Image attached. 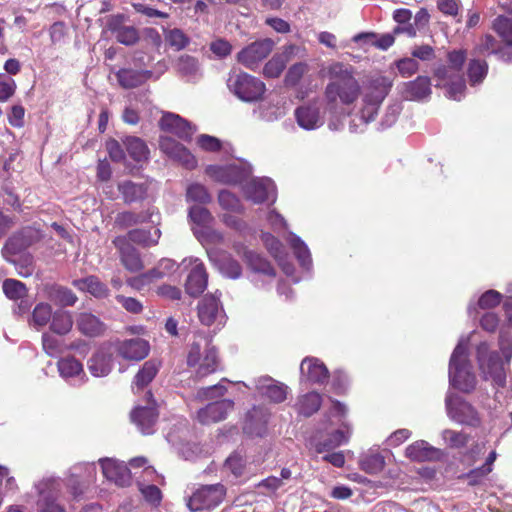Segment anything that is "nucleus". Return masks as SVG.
Instances as JSON below:
<instances>
[{
    "label": "nucleus",
    "mask_w": 512,
    "mask_h": 512,
    "mask_svg": "<svg viewBox=\"0 0 512 512\" xmlns=\"http://www.w3.org/2000/svg\"><path fill=\"white\" fill-rule=\"evenodd\" d=\"M329 82L325 87L327 109L337 113L342 106H349L361 95V108L356 114L362 124L373 121L388 95L392 80L384 75L369 77L361 89L350 66L336 62L328 67Z\"/></svg>",
    "instance_id": "1"
},
{
    "label": "nucleus",
    "mask_w": 512,
    "mask_h": 512,
    "mask_svg": "<svg viewBox=\"0 0 512 512\" xmlns=\"http://www.w3.org/2000/svg\"><path fill=\"white\" fill-rule=\"evenodd\" d=\"M464 50H454L448 54V66H439L434 71L437 86L446 88L448 98L459 101L465 96L466 85L461 74L465 62Z\"/></svg>",
    "instance_id": "2"
},
{
    "label": "nucleus",
    "mask_w": 512,
    "mask_h": 512,
    "mask_svg": "<svg viewBox=\"0 0 512 512\" xmlns=\"http://www.w3.org/2000/svg\"><path fill=\"white\" fill-rule=\"evenodd\" d=\"M187 364L195 367L197 378L214 373L218 367L217 353L211 341L202 333H195L187 353Z\"/></svg>",
    "instance_id": "3"
},
{
    "label": "nucleus",
    "mask_w": 512,
    "mask_h": 512,
    "mask_svg": "<svg viewBox=\"0 0 512 512\" xmlns=\"http://www.w3.org/2000/svg\"><path fill=\"white\" fill-rule=\"evenodd\" d=\"M468 338H461L449 363V380L456 389L469 393L476 385V377L467 358Z\"/></svg>",
    "instance_id": "4"
},
{
    "label": "nucleus",
    "mask_w": 512,
    "mask_h": 512,
    "mask_svg": "<svg viewBox=\"0 0 512 512\" xmlns=\"http://www.w3.org/2000/svg\"><path fill=\"white\" fill-rule=\"evenodd\" d=\"M205 175L212 181L223 185H242L253 173L252 165L247 161L229 164H210L204 169Z\"/></svg>",
    "instance_id": "5"
},
{
    "label": "nucleus",
    "mask_w": 512,
    "mask_h": 512,
    "mask_svg": "<svg viewBox=\"0 0 512 512\" xmlns=\"http://www.w3.org/2000/svg\"><path fill=\"white\" fill-rule=\"evenodd\" d=\"M227 87L233 95L244 102L258 101L266 90L265 84L258 78L235 70L228 75Z\"/></svg>",
    "instance_id": "6"
},
{
    "label": "nucleus",
    "mask_w": 512,
    "mask_h": 512,
    "mask_svg": "<svg viewBox=\"0 0 512 512\" xmlns=\"http://www.w3.org/2000/svg\"><path fill=\"white\" fill-rule=\"evenodd\" d=\"M63 482L60 478H44L35 484L38 491L37 508L38 512H65L59 502Z\"/></svg>",
    "instance_id": "7"
},
{
    "label": "nucleus",
    "mask_w": 512,
    "mask_h": 512,
    "mask_svg": "<svg viewBox=\"0 0 512 512\" xmlns=\"http://www.w3.org/2000/svg\"><path fill=\"white\" fill-rule=\"evenodd\" d=\"M241 192L244 198L254 204L275 202L277 188L274 181L269 177L247 178L241 185Z\"/></svg>",
    "instance_id": "8"
},
{
    "label": "nucleus",
    "mask_w": 512,
    "mask_h": 512,
    "mask_svg": "<svg viewBox=\"0 0 512 512\" xmlns=\"http://www.w3.org/2000/svg\"><path fill=\"white\" fill-rule=\"evenodd\" d=\"M159 149L167 158L187 170H194L198 167V159L190 149L170 136L159 137Z\"/></svg>",
    "instance_id": "9"
},
{
    "label": "nucleus",
    "mask_w": 512,
    "mask_h": 512,
    "mask_svg": "<svg viewBox=\"0 0 512 512\" xmlns=\"http://www.w3.org/2000/svg\"><path fill=\"white\" fill-rule=\"evenodd\" d=\"M225 494L222 484L205 485L189 497L187 506L192 512L211 510L223 501Z\"/></svg>",
    "instance_id": "10"
},
{
    "label": "nucleus",
    "mask_w": 512,
    "mask_h": 512,
    "mask_svg": "<svg viewBox=\"0 0 512 512\" xmlns=\"http://www.w3.org/2000/svg\"><path fill=\"white\" fill-rule=\"evenodd\" d=\"M445 403L447 415L452 421L472 427L480 425V415L469 402L461 397L448 395Z\"/></svg>",
    "instance_id": "11"
},
{
    "label": "nucleus",
    "mask_w": 512,
    "mask_h": 512,
    "mask_svg": "<svg viewBox=\"0 0 512 512\" xmlns=\"http://www.w3.org/2000/svg\"><path fill=\"white\" fill-rule=\"evenodd\" d=\"M221 293L207 294L198 304V317L202 324L220 329L226 323V314L220 302Z\"/></svg>",
    "instance_id": "12"
},
{
    "label": "nucleus",
    "mask_w": 512,
    "mask_h": 512,
    "mask_svg": "<svg viewBox=\"0 0 512 512\" xmlns=\"http://www.w3.org/2000/svg\"><path fill=\"white\" fill-rule=\"evenodd\" d=\"M275 42L270 38L256 40L237 54V61L248 69H255L272 52Z\"/></svg>",
    "instance_id": "13"
},
{
    "label": "nucleus",
    "mask_w": 512,
    "mask_h": 512,
    "mask_svg": "<svg viewBox=\"0 0 512 512\" xmlns=\"http://www.w3.org/2000/svg\"><path fill=\"white\" fill-rule=\"evenodd\" d=\"M294 117L298 126L306 131L316 130L325 122L320 100L305 102L298 106L294 111Z\"/></svg>",
    "instance_id": "14"
},
{
    "label": "nucleus",
    "mask_w": 512,
    "mask_h": 512,
    "mask_svg": "<svg viewBox=\"0 0 512 512\" xmlns=\"http://www.w3.org/2000/svg\"><path fill=\"white\" fill-rule=\"evenodd\" d=\"M486 350V344H481L478 348L480 369L486 379H491L495 385L503 387L506 383L504 364L495 353L485 355Z\"/></svg>",
    "instance_id": "15"
},
{
    "label": "nucleus",
    "mask_w": 512,
    "mask_h": 512,
    "mask_svg": "<svg viewBox=\"0 0 512 512\" xmlns=\"http://www.w3.org/2000/svg\"><path fill=\"white\" fill-rule=\"evenodd\" d=\"M159 125L162 131L174 134L183 141H190L197 130L195 125L170 112L163 114Z\"/></svg>",
    "instance_id": "16"
},
{
    "label": "nucleus",
    "mask_w": 512,
    "mask_h": 512,
    "mask_svg": "<svg viewBox=\"0 0 512 512\" xmlns=\"http://www.w3.org/2000/svg\"><path fill=\"white\" fill-rule=\"evenodd\" d=\"M96 475V467L93 463L77 464L70 469L67 479V488L74 498L84 493V483L90 482Z\"/></svg>",
    "instance_id": "17"
},
{
    "label": "nucleus",
    "mask_w": 512,
    "mask_h": 512,
    "mask_svg": "<svg viewBox=\"0 0 512 512\" xmlns=\"http://www.w3.org/2000/svg\"><path fill=\"white\" fill-rule=\"evenodd\" d=\"M188 263L191 270L185 283L186 292L193 296H199L207 286V273L203 263L198 258L190 257L183 260V264Z\"/></svg>",
    "instance_id": "18"
},
{
    "label": "nucleus",
    "mask_w": 512,
    "mask_h": 512,
    "mask_svg": "<svg viewBox=\"0 0 512 512\" xmlns=\"http://www.w3.org/2000/svg\"><path fill=\"white\" fill-rule=\"evenodd\" d=\"M114 244L119 251L120 261L127 271L136 273L144 269L145 265L140 253L126 237H117Z\"/></svg>",
    "instance_id": "19"
},
{
    "label": "nucleus",
    "mask_w": 512,
    "mask_h": 512,
    "mask_svg": "<svg viewBox=\"0 0 512 512\" xmlns=\"http://www.w3.org/2000/svg\"><path fill=\"white\" fill-rule=\"evenodd\" d=\"M234 403L224 399L208 404L197 412V420L204 425L224 420L233 409Z\"/></svg>",
    "instance_id": "20"
},
{
    "label": "nucleus",
    "mask_w": 512,
    "mask_h": 512,
    "mask_svg": "<svg viewBox=\"0 0 512 512\" xmlns=\"http://www.w3.org/2000/svg\"><path fill=\"white\" fill-rule=\"evenodd\" d=\"M117 353L126 360L140 361L149 354V344L141 338L127 339L116 344Z\"/></svg>",
    "instance_id": "21"
},
{
    "label": "nucleus",
    "mask_w": 512,
    "mask_h": 512,
    "mask_svg": "<svg viewBox=\"0 0 512 512\" xmlns=\"http://www.w3.org/2000/svg\"><path fill=\"white\" fill-rule=\"evenodd\" d=\"M102 473L104 477L114 482L118 486H127L131 481V473L123 462H117L114 459L100 460Z\"/></svg>",
    "instance_id": "22"
},
{
    "label": "nucleus",
    "mask_w": 512,
    "mask_h": 512,
    "mask_svg": "<svg viewBox=\"0 0 512 512\" xmlns=\"http://www.w3.org/2000/svg\"><path fill=\"white\" fill-rule=\"evenodd\" d=\"M158 418V412L154 403H148L145 407H136L131 412L132 422L143 434H152Z\"/></svg>",
    "instance_id": "23"
},
{
    "label": "nucleus",
    "mask_w": 512,
    "mask_h": 512,
    "mask_svg": "<svg viewBox=\"0 0 512 512\" xmlns=\"http://www.w3.org/2000/svg\"><path fill=\"white\" fill-rule=\"evenodd\" d=\"M256 389L261 396L266 397L271 402L281 403L288 394V387L270 377H261L256 383Z\"/></svg>",
    "instance_id": "24"
},
{
    "label": "nucleus",
    "mask_w": 512,
    "mask_h": 512,
    "mask_svg": "<svg viewBox=\"0 0 512 512\" xmlns=\"http://www.w3.org/2000/svg\"><path fill=\"white\" fill-rule=\"evenodd\" d=\"M112 368V350L110 345L102 346L88 361V369L95 377H103Z\"/></svg>",
    "instance_id": "25"
},
{
    "label": "nucleus",
    "mask_w": 512,
    "mask_h": 512,
    "mask_svg": "<svg viewBox=\"0 0 512 512\" xmlns=\"http://www.w3.org/2000/svg\"><path fill=\"white\" fill-rule=\"evenodd\" d=\"M123 16L117 15L107 19L106 28L111 31L118 42L132 45L138 40V32L133 26L123 25Z\"/></svg>",
    "instance_id": "26"
},
{
    "label": "nucleus",
    "mask_w": 512,
    "mask_h": 512,
    "mask_svg": "<svg viewBox=\"0 0 512 512\" xmlns=\"http://www.w3.org/2000/svg\"><path fill=\"white\" fill-rule=\"evenodd\" d=\"M286 112V107L280 99L263 101L253 110L254 115L265 122H275L284 117Z\"/></svg>",
    "instance_id": "27"
},
{
    "label": "nucleus",
    "mask_w": 512,
    "mask_h": 512,
    "mask_svg": "<svg viewBox=\"0 0 512 512\" xmlns=\"http://www.w3.org/2000/svg\"><path fill=\"white\" fill-rule=\"evenodd\" d=\"M302 378L312 383H323L328 378V369L316 358H306L300 366Z\"/></svg>",
    "instance_id": "28"
},
{
    "label": "nucleus",
    "mask_w": 512,
    "mask_h": 512,
    "mask_svg": "<svg viewBox=\"0 0 512 512\" xmlns=\"http://www.w3.org/2000/svg\"><path fill=\"white\" fill-rule=\"evenodd\" d=\"M31 228H22L11 236L2 249L3 256L8 259L32 244Z\"/></svg>",
    "instance_id": "29"
},
{
    "label": "nucleus",
    "mask_w": 512,
    "mask_h": 512,
    "mask_svg": "<svg viewBox=\"0 0 512 512\" xmlns=\"http://www.w3.org/2000/svg\"><path fill=\"white\" fill-rule=\"evenodd\" d=\"M269 413L260 407H254L247 413L245 431L251 435L262 436L266 432Z\"/></svg>",
    "instance_id": "30"
},
{
    "label": "nucleus",
    "mask_w": 512,
    "mask_h": 512,
    "mask_svg": "<svg viewBox=\"0 0 512 512\" xmlns=\"http://www.w3.org/2000/svg\"><path fill=\"white\" fill-rule=\"evenodd\" d=\"M262 240L268 251L282 267L283 272L286 275L291 276L294 268L292 264L285 260V252L282 243L276 237L268 233H263Z\"/></svg>",
    "instance_id": "31"
},
{
    "label": "nucleus",
    "mask_w": 512,
    "mask_h": 512,
    "mask_svg": "<svg viewBox=\"0 0 512 512\" xmlns=\"http://www.w3.org/2000/svg\"><path fill=\"white\" fill-rule=\"evenodd\" d=\"M153 76L150 70L121 69L117 73L119 84L124 88L137 87Z\"/></svg>",
    "instance_id": "32"
},
{
    "label": "nucleus",
    "mask_w": 512,
    "mask_h": 512,
    "mask_svg": "<svg viewBox=\"0 0 512 512\" xmlns=\"http://www.w3.org/2000/svg\"><path fill=\"white\" fill-rule=\"evenodd\" d=\"M431 93L430 79L419 76L414 81L404 84L403 96L408 100H422Z\"/></svg>",
    "instance_id": "33"
},
{
    "label": "nucleus",
    "mask_w": 512,
    "mask_h": 512,
    "mask_svg": "<svg viewBox=\"0 0 512 512\" xmlns=\"http://www.w3.org/2000/svg\"><path fill=\"white\" fill-rule=\"evenodd\" d=\"M160 236L161 231L158 226H140L129 232L127 240L139 245L150 246L157 244Z\"/></svg>",
    "instance_id": "34"
},
{
    "label": "nucleus",
    "mask_w": 512,
    "mask_h": 512,
    "mask_svg": "<svg viewBox=\"0 0 512 512\" xmlns=\"http://www.w3.org/2000/svg\"><path fill=\"white\" fill-rule=\"evenodd\" d=\"M177 71L187 81L195 82L202 76V70L198 59L190 55H182L176 63Z\"/></svg>",
    "instance_id": "35"
},
{
    "label": "nucleus",
    "mask_w": 512,
    "mask_h": 512,
    "mask_svg": "<svg viewBox=\"0 0 512 512\" xmlns=\"http://www.w3.org/2000/svg\"><path fill=\"white\" fill-rule=\"evenodd\" d=\"M77 328L81 333L90 337L101 335L104 330V324L90 313H80L76 320Z\"/></svg>",
    "instance_id": "36"
},
{
    "label": "nucleus",
    "mask_w": 512,
    "mask_h": 512,
    "mask_svg": "<svg viewBox=\"0 0 512 512\" xmlns=\"http://www.w3.org/2000/svg\"><path fill=\"white\" fill-rule=\"evenodd\" d=\"M73 285L77 289L86 291L97 298H104L109 294L108 287L95 276L76 279L73 281Z\"/></svg>",
    "instance_id": "37"
},
{
    "label": "nucleus",
    "mask_w": 512,
    "mask_h": 512,
    "mask_svg": "<svg viewBox=\"0 0 512 512\" xmlns=\"http://www.w3.org/2000/svg\"><path fill=\"white\" fill-rule=\"evenodd\" d=\"M159 368L160 362L157 360L151 359L146 361L134 378V387L140 390L147 386L155 378Z\"/></svg>",
    "instance_id": "38"
},
{
    "label": "nucleus",
    "mask_w": 512,
    "mask_h": 512,
    "mask_svg": "<svg viewBox=\"0 0 512 512\" xmlns=\"http://www.w3.org/2000/svg\"><path fill=\"white\" fill-rule=\"evenodd\" d=\"M286 241L293 249L300 265L306 270H309L312 264V260L307 245L298 236L291 233L287 235Z\"/></svg>",
    "instance_id": "39"
},
{
    "label": "nucleus",
    "mask_w": 512,
    "mask_h": 512,
    "mask_svg": "<svg viewBox=\"0 0 512 512\" xmlns=\"http://www.w3.org/2000/svg\"><path fill=\"white\" fill-rule=\"evenodd\" d=\"M118 190L127 203L136 202L144 199L147 188L144 184H137L132 181L119 183Z\"/></svg>",
    "instance_id": "40"
},
{
    "label": "nucleus",
    "mask_w": 512,
    "mask_h": 512,
    "mask_svg": "<svg viewBox=\"0 0 512 512\" xmlns=\"http://www.w3.org/2000/svg\"><path fill=\"white\" fill-rule=\"evenodd\" d=\"M50 329L58 335H66L73 327L72 315L68 311L57 310L50 321Z\"/></svg>",
    "instance_id": "41"
},
{
    "label": "nucleus",
    "mask_w": 512,
    "mask_h": 512,
    "mask_svg": "<svg viewBox=\"0 0 512 512\" xmlns=\"http://www.w3.org/2000/svg\"><path fill=\"white\" fill-rule=\"evenodd\" d=\"M436 449L424 440L416 441L406 448V456L411 460L425 461L431 459L436 453Z\"/></svg>",
    "instance_id": "42"
},
{
    "label": "nucleus",
    "mask_w": 512,
    "mask_h": 512,
    "mask_svg": "<svg viewBox=\"0 0 512 512\" xmlns=\"http://www.w3.org/2000/svg\"><path fill=\"white\" fill-rule=\"evenodd\" d=\"M58 371L61 377L68 379L73 377H84L82 364L73 357L62 358L58 361Z\"/></svg>",
    "instance_id": "43"
},
{
    "label": "nucleus",
    "mask_w": 512,
    "mask_h": 512,
    "mask_svg": "<svg viewBox=\"0 0 512 512\" xmlns=\"http://www.w3.org/2000/svg\"><path fill=\"white\" fill-rule=\"evenodd\" d=\"M185 197L187 202H197L201 205L208 204L212 200L207 187L198 182L190 183L187 186Z\"/></svg>",
    "instance_id": "44"
},
{
    "label": "nucleus",
    "mask_w": 512,
    "mask_h": 512,
    "mask_svg": "<svg viewBox=\"0 0 512 512\" xmlns=\"http://www.w3.org/2000/svg\"><path fill=\"white\" fill-rule=\"evenodd\" d=\"M377 35L374 33H359L353 37V41L359 42H371L377 48L386 50L391 47L394 43V36L392 34H383L376 39Z\"/></svg>",
    "instance_id": "45"
},
{
    "label": "nucleus",
    "mask_w": 512,
    "mask_h": 512,
    "mask_svg": "<svg viewBox=\"0 0 512 512\" xmlns=\"http://www.w3.org/2000/svg\"><path fill=\"white\" fill-rule=\"evenodd\" d=\"M360 466L366 473L378 474L385 467V458L378 452H370L361 459Z\"/></svg>",
    "instance_id": "46"
},
{
    "label": "nucleus",
    "mask_w": 512,
    "mask_h": 512,
    "mask_svg": "<svg viewBox=\"0 0 512 512\" xmlns=\"http://www.w3.org/2000/svg\"><path fill=\"white\" fill-rule=\"evenodd\" d=\"M218 203L221 208L230 212L240 213L244 209L238 196L227 189H222L219 191Z\"/></svg>",
    "instance_id": "47"
},
{
    "label": "nucleus",
    "mask_w": 512,
    "mask_h": 512,
    "mask_svg": "<svg viewBox=\"0 0 512 512\" xmlns=\"http://www.w3.org/2000/svg\"><path fill=\"white\" fill-rule=\"evenodd\" d=\"M321 405V396L316 392L308 393L302 396L298 402V411L304 416H311Z\"/></svg>",
    "instance_id": "48"
},
{
    "label": "nucleus",
    "mask_w": 512,
    "mask_h": 512,
    "mask_svg": "<svg viewBox=\"0 0 512 512\" xmlns=\"http://www.w3.org/2000/svg\"><path fill=\"white\" fill-rule=\"evenodd\" d=\"M125 145L129 155L135 161L140 162L148 158L149 150L141 139L137 137H127Z\"/></svg>",
    "instance_id": "49"
},
{
    "label": "nucleus",
    "mask_w": 512,
    "mask_h": 512,
    "mask_svg": "<svg viewBox=\"0 0 512 512\" xmlns=\"http://www.w3.org/2000/svg\"><path fill=\"white\" fill-rule=\"evenodd\" d=\"M488 65L483 60H471L468 66V77L471 86L480 84L486 77Z\"/></svg>",
    "instance_id": "50"
},
{
    "label": "nucleus",
    "mask_w": 512,
    "mask_h": 512,
    "mask_svg": "<svg viewBox=\"0 0 512 512\" xmlns=\"http://www.w3.org/2000/svg\"><path fill=\"white\" fill-rule=\"evenodd\" d=\"M49 297L62 306H72L77 301V296L68 288L55 286L51 289Z\"/></svg>",
    "instance_id": "51"
},
{
    "label": "nucleus",
    "mask_w": 512,
    "mask_h": 512,
    "mask_svg": "<svg viewBox=\"0 0 512 512\" xmlns=\"http://www.w3.org/2000/svg\"><path fill=\"white\" fill-rule=\"evenodd\" d=\"M178 267V264L174 260L169 258H163L158 262V264L154 268L149 270V273L156 281L171 275L178 269Z\"/></svg>",
    "instance_id": "52"
},
{
    "label": "nucleus",
    "mask_w": 512,
    "mask_h": 512,
    "mask_svg": "<svg viewBox=\"0 0 512 512\" xmlns=\"http://www.w3.org/2000/svg\"><path fill=\"white\" fill-rule=\"evenodd\" d=\"M196 146L204 152L216 153L222 149V141L209 134H200L195 139Z\"/></svg>",
    "instance_id": "53"
},
{
    "label": "nucleus",
    "mask_w": 512,
    "mask_h": 512,
    "mask_svg": "<svg viewBox=\"0 0 512 512\" xmlns=\"http://www.w3.org/2000/svg\"><path fill=\"white\" fill-rule=\"evenodd\" d=\"M52 308L47 303H39L35 306L32 313V324L39 328L44 327L51 321Z\"/></svg>",
    "instance_id": "54"
},
{
    "label": "nucleus",
    "mask_w": 512,
    "mask_h": 512,
    "mask_svg": "<svg viewBox=\"0 0 512 512\" xmlns=\"http://www.w3.org/2000/svg\"><path fill=\"white\" fill-rule=\"evenodd\" d=\"M442 438L446 445L450 448H462L469 442V435L464 432H459L451 429H446L442 432Z\"/></svg>",
    "instance_id": "55"
},
{
    "label": "nucleus",
    "mask_w": 512,
    "mask_h": 512,
    "mask_svg": "<svg viewBox=\"0 0 512 512\" xmlns=\"http://www.w3.org/2000/svg\"><path fill=\"white\" fill-rule=\"evenodd\" d=\"M494 30L508 46H512V20L499 16L493 23Z\"/></svg>",
    "instance_id": "56"
},
{
    "label": "nucleus",
    "mask_w": 512,
    "mask_h": 512,
    "mask_svg": "<svg viewBox=\"0 0 512 512\" xmlns=\"http://www.w3.org/2000/svg\"><path fill=\"white\" fill-rule=\"evenodd\" d=\"M3 291L5 295L12 300L23 298L27 293L25 285L15 279H6L3 282Z\"/></svg>",
    "instance_id": "57"
},
{
    "label": "nucleus",
    "mask_w": 512,
    "mask_h": 512,
    "mask_svg": "<svg viewBox=\"0 0 512 512\" xmlns=\"http://www.w3.org/2000/svg\"><path fill=\"white\" fill-rule=\"evenodd\" d=\"M42 345L45 352L52 357L58 356L65 351L63 341L48 333L42 335Z\"/></svg>",
    "instance_id": "58"
},
{
    "label": "nucleus",
    "mask_w": 512,
    "mask_h": 512,
    "mask_svg": "<svg viewBox=\"0 0 512 512\" xmlns=\"http://www.w3.org/2000/svg\"><path fill=\"white\" fill-rule=\"evenodd\" d=\"M188 217L193 224H208L213 220L210 211L202 205H195L189 209Z\"/></svg>",
    "instance_id": "59"
},
{
    "label": "nucleus",
    "mask_w": 512,
    "mask_h": 512,
    "mask_svg": "<svg viewBox=\"0 0 512 512\" xmlns=\"http://www.w3.org/2000/svg\"><path fill=\"white\" fill-rule=\"evenodd\" d=\"M246 257L251 267L258 272H262L268 275H274V269L264 258L255 252L249 251L246 253Z\"/></svg>",
    "instance_id": "60"
},
{
    "label": "nucleus",
    "mask_w": 512,
    "mask_h": 512,
    "mask_svg": "<svg viewBox=\"0 0 512 512\" xmlns=\"http://www.w3.org/2000/svg\"><path fill=\"white\" fill-rule=\"evenodd\" d=\"M225 467L235 477H241L245 474L246 461L240 454L234 453L227 458Z\"/></svg>",
    "instance_id": "61"
},
{
    "label": "nucleus",
    "mask_w": 512,
    "mask_h": 512,
    "mask_svg": "<svg viewBox=\"0 0 512 512\" xmlns=\"http://www.w3.org/2000/svg\"><path fill=\"white\" fill-rule=\"evenodd\" d=\"M308 65L304 62L293 64L287 71L285 76V83L288 86H295L301 80L303 75L307 72Z\"/></svg>",
    "instance_id": "62"
},
{
    "label": "nucleus",
    "mask_w": 512,
    "mask_h": 512,
    "mask_svg": "<svg viewBox=\"0 0 512 512\" xmlns=\"http://www.w3.org/2000/svg\"><path fill=\"white\" fill-rule=\"evenodd\" d=\"M165 39L167 43L175 50H181L186 47L189 40L180 29H172L166 32Z\"/></svg>",
    "instance_id": "63"
},
{
    "label": "nucleus",
    "mask_w": 512,
    "mask_h": 512,
    "mask_svg": "<svg viewBox=\"0 0 512 512\" xmlns=\"http://www.w3.org/2000/svg\"><path fill=\"white\" fill-rule=\"evenodd\" d=\"M286 64L275 54L264 66L263 73L268 78H277L285 69Z\"/></svg>",
    "instance_id": "64"
}]
</instances>
